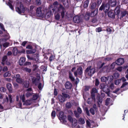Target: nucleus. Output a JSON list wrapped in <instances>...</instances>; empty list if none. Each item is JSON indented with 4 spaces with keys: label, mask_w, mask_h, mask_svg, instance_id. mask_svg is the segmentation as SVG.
<instances>
[{
    "label": "nucleus",
    "mask_w": 128,
    "mask_h": 128,
    "mask_svg": "<svg viewBox=\"0 0 128 128\" xmlns=\"http://www.w3.org/2000/svg\"><path fill=\"white\" fill-rule=\"evenodd\" d=\"M110 6L114 7L116 6V0H110L108 2Z\"/></svg>",
    "instance_id": "11"
},
{
    "label": "nucleus",
    "mask_w": 128,
    "mask_h": 128,
    "mask_svg": "<svg viewBox=\"0 0 128 128\" xmlns=\"http://www.w3.org/2000/svg\"><path fill=\"white\" fill-rule=\"evenodd\" d=\"M89 2V0H86L85 1L84 5V8H86L88 6Z\"/></svg>",
    "instance_id": "33"
},
{
    "label": "nucleus",
    "mask_w": 128,
    "mask_h": 128,
    "mask_svg": "<svg viewBox=\"0 0 128 128\" xmlns=\"http://www.w3.org/2000/svg\"><path fill=\"white\" fill-rule=\"evenodd\" d=\"M58 99L62 103L64 102V96L61 95H60L58 96Z\"/></svg>",
    "instance_id": "30"
},
{
    "label": "nucleus",
    "mask_w": 128,
    "mask_h": 128,
    "mask_svg": "<svg viewBox=\"0 0 128 128\" xmlns=\"http://www.w3.org/2000/svg\"><path fill=\"white\" fill-rule=\"evenodd\" d=\"M16 48H14L12 50V52L14 55L16 54H17L19 53V52Z\"/></svg>",
    "instance_id": "27"
},
{
    "label": "nucleus",
    "mask_w": 128,
    "mask_h": 128,
    "mask_svg": "<svg viewBox=\"0 0 128 128\" xmlns=\"http://www.w3.org/2000/svg\"><path fill=\"white\" fill-rule=\"evenodd\" d=\"M90 16V13L89 12H86L83 15L84 18L86 20H88Z\"/></svg>",
    "instance_id": "16"
},
{
    "label": "nucleus",
    "mask_w": 128,
    "mask_h": 128,
    "mask_svg": "<svg viewBox=\"0 0 128 128\" xmlns=\"http://www.w3.org/2000/svg\"><path fill=\"white\" fill-rule=\"evenodd\" d=\"M114 10L115 14L116 15H118L120 12V8H115Z\"/></svg>",
    "instance_id": "37"
},
{
    "label": "nucleus",
    "mask_w": 128,
    "mask_h": 128,
    "mask_svg": "<svg viewBox=\"0 0 128 128\" xmlns=\"http://www.w3.org/2000/svg\"><path fill=\"white\" fill-rule=\"evenodd\" d=\"M100 88L102 89L103 91L107 94L108 96L113 97L112 95L110 93V90L108 85L102 83L100 84Z\"/></svg>",
    "instance_id": "1"
},
{
    "label": "nucleus",
    "mask_w": 128,
    "mask_h": 128,
    "mask_svg": "<svg viewBox=\"0 0 128 128\" xmlns=\"http://www.w3.org/2000/svg\"><path fill=\"white\" fill-rule=\"evenodd\" d=\"M128 83L126 82H124L122 84V85L121 86L120 88H126V90L128 89Z\"/></svg>",
    "instance_id": "26"
},
{
    "label": "nucleus",
    "mask_w": 128,
    "mask_h": 128,
    "mask_svg": "<svg viewBox=\"0 0 128 128\" xmlns=\"http://www.w3.org/2000/svg\"><path fill=\"white\" fill-rule=\"evenodd\" d=\"M68 120L72 123V124L74 126H76L77 125V120L74 118H72L71 116H68Z\"/></svg>",
    "instance_id": "5"
},
{
    "label": "nucleus",
    "mask_w": 128,
    "mask_h": 128,
    "mask_svg": "<svg viewBox=\"0 0 128 128\" xmlns=\"http://www.w3.org/2000/svg\"><path fill=\"white\" fill-rule=\"evenodd\" d=\"M38 96L37 94H35L33 96V99L34 100H36L38 98Z\"/></svg>",
    "instance_id": "52"
},
{
    "label": "nucleus",
    "mask_w": 128,
    "mask_h": 128,
    "mask_svg": "<svg viewBox=\"0 0 128 128\" xmlns=\"http://www.w3.org/2000/svg\"><path fill=\"white\" fill-rule=\"evenodd\" d=\"M98 7L96 3L94 2L91 5L90 8H97Z\"/></svg>",
    "instance_id": "36"
},
{
    "label": "nucleus",
    "mask_w": 128,
    "mask_h": 128,
    "mask_svg": "<svg viewBox=\"0 0 128 128\" xmlns=\"http://www.w3.org/2000/svg\"><path fill=\"white\" fill-rule=\"evenodd\" d=\"M82 73V68L80 67L78 69L77 71L74 72V75L76 76L78 74L81 75Z\"/></svg>",
    "instance_id": "12"
},
{
    "label": "nucleus",
    "mask_w": 128,
    "mask_h": 128,
    "mask_svg": "<svg viewBox=\"0 0 128 128\" xmlns=\"http://www.w3.org/2000/svg\"><path fill=\"white\" fill-rule=\"evenodd\" d=\"M32 83L34 84H35L36 85L37 84V82L38 81L35 78L33 77L32 79Z\"/></svg>",
    "instance_id": "39"
},
{
    "label": "nucleus",
    "mask_w": 128,
    "mask_h": 128,
    "mask_svg": "<svg viewBox=\"0 0 128 128\" xmlns=\"http://www.w3.org/2000/svg\"><path fill=\"white\" fill-rule=\"evenodd\" d=\"M12 78H15L16 82L19 83L21 84L22 82V80L20 78V76L19 74L14 75Z\"/></svg>",
    "instance_id": "6"
},
{
    "label": "nucleus",
    "mask_w": 128,
    "mask_h": 128,
    "mask_svg": "<svg viewBox=\"0 0 128 128\" xmlns=\"http://www.w3.org/2000/svg\"><path fill=\"white\" fill-rule=\"evenodd\" d=\"M95 72V68L90 66L87 68L85 72V74L86 75L91 76Z\"/></svg>",
    "instance_id": "2"
},
{
    "label": "nucleus",
    "mask_w": 128,
    "mask_h": 128,
    "mask_svg": "<svg viewBox=\"0 0 128 128\" xmlns=\"http://www.w3.org/2000/svg\"><path fill=\"white\" fill-rule=\"evenodd\" d=\"M23 70H24L25 71H26L27 72H28L29 73L31 71V70L30 69L28 68H23Z\"/></svg>",
    "instance_id": "49"
},
{
    "label": "nucleus",
    "mask_w": 128,
    "mask_h": 128,
    "mask_svg": "<svg viewBox=\"0 0 128 128\" xmlns=\"http://www.w3.org/2000/svg\"><path fill=\"white\" fill-rule=\"evenodd\" d=\"M110 87L111 89L113 90L114 87V84L113 83H111L110 85Z\"/></svg>",
    "instance_id": "63"
},
{
    "label": "nucleus",
    "mask_w": 128,
    "mask_h": 128,
    "mask_svg": "<svg viewBox=\"0 0 128 128\" xmlns=\"http://www.w3.org/2000/svg\"><path fill=\"white\" fill-rule=\"evenodd\" d=\"M74 15L73 12L71 13H67L66 14V17L68 18H72Z\"/></svg>",
    "instance_id": "24"
},
{
    "label": "nucleus",
    "mask_w": 128,
    "mask_h": 128,
    "mask_svg": "<svg viewBox=\"0 0 128 128\" xmlns=\"http://www.w3.org/2000/svg\"><path fill=\"white\" fill-rule=\"evenodd\" d=\"M69 77L72 81H74V78L73 77L72 74L70 72L69 73Z\"/></svg>",
    "instance_id": "45"
},
{
    "label": "nucleus",
    "mask_w": 128,
    "mask_h": 128,
    "mask_svg": "<svg viewBox=\"0 0 128 128\" xmlns=\"http://www.w3.org/2000/svg\"><path fill=\"white\" fill-rule=\"evenodd\" d=\"M36 4L38 5H40L41 4L40 0H36Z\"/></svg>",
    "instance_id": "54"
},
{
    "label": "nucleus",
    "mask_w": 128,
    "mask_h": 128,
    "mask_svg": "<svg viewBox=\"0 0 128 128\" xmlns=\"http://www.w3.org/2000/svg\"><path fill=\"white\" fill-rule=\"evenodd\" d=\"M6 87L9 91L12 92V87L11 84H7Z\"/></svg>",
    "instance_id": "21"
},
{
    "label": "nucleus",
    "mask_w": 128,
    "mask_h": 128,
    "mask_svg": "<svg viewBox=\"0 0 128 128\" xmlns=\"http://www.w3.org/2000/svg\"><path fill=\"white\" fill-rule=\"evenodd\" d=\"M12 1L10 0H9V1L7 2H6L7 5H8L10 8H13V7L12 5Z\"/></svg>",
    "instance_id": "38"
},
{
    "label": "nucleus",
    "mask_w": 128,
    "mask_h": 128,
    "mask_svg": "<svg viewBox=\"0 0 128 128\" xmlns=\"http://www.w3.org/2000/svg\"><path fill=\"white\" fill-rule=\"evenodd\" d=\"M110 6L109 4L103 2L100 8H109Z\"/></svg>",
    "instance_id": "18"
},
{
    "label": "nucleus",
    "mask_w": 128,
    "mask_h": 128,
    "mask_svg": "<svg viewBox=\"0 0 128 128\" xmlns=\"http://www.w3.org/2000/svg\"><path fill=\"white\" fill-rule=\"evenodd\" d=\"M104 64V63H102L100 62H98V64L97 68H102Z\"/></svg>",
    "instance_id": "32"
},
{
    "label": "nucleus",
    "mask_w": 128,
    "mask_h": 128,
    "mask_svg": "<svg viewBox=\"0 0 128 128\" xmlns=\"http://www.w3.org/2000/svg\"><path fill=\"white\" fill-rule=\"evenodd\" d=\"M36 52L35 49H32L26 50V53L27 54H32L35 53Z\"/></svg>",
    "instance_id": "25"
},
{
    "label": "nucleus",
    "mask_w": 128,
    "mask_h": 128,
    "mask_svg": "<svg viewBox=\"0 0 128 128\" xmlns=\"http://www.w3.org/2000/svg\"><path fill=\"white\" fill-rule=\"evenodd\" d=\"M97 98L98 100V102L97 104L98 106L99 107H102V106L101 104L102 102V98L100 96V95L98 94V95Z\"/></svg>",
    "instance_id": "7"
},
{
    "label": "nucleus",
    "mask_w": 128,
    "mask_h": 128,
    "mask_svg": "<svg viewBox=\"0 0 128 128\" xmlns=\"http://www.w3.org/2000/svg\"><path fill=\"white\" fill-rule=\"evenodd\" d=\"M26 60V58L24 57H21L19 61V64L20 65H22L23 64L24 62Z\"/></svg>",
    "instance_id": "20"
},
{
    "label": "nucleus",
    "mask_w": 128,
    "mask_h": 128,
    "mask_svg": "<svg viewBox=\"0 0 128 128\" xmlns=\"http://www.w3.org/2000/svg\"><path fill=\"white\" fill-rule=\"evenodd\" d=\"M6 90V88L4 87H1L0 88V91L1 92H4Z\"/></svg>",
    "instance_id": "57"
},
{
    "label": "nucleus",
    "mask_w": 128,
    "mask_h": 128,
    "mask_svg": "<svg viewBox=\"0 0 128 128\" xmlns=\"http://www.w3.org/2000/svg\"><path fill=\"white\" fill-rule=\"evenodd\" d=\"M46 12L45 14H46V16H47L48 18H49L51 16V12L48 9V8L47 9Z\"/></svg>",
    "instance_id": "29"
},
{
    "label": "nucleus",
    "mask_w": 128,
    "mask_h": 128,
    "mask_svg": "<svg viewBox=\"0 0 128 128\" xmlns=\"http://www.w3.org/2000/svg\"><path fill=\"white\" fill-rule=\"evenodd\" d=\"M110 98H107L106 100V106L110 105Z\"/></svg>",
    "instance_id": "42"
},
{
    "label": "nucleus",
    "mask_w": 128,
    "mask_h": 128,
    "mask_svg": "<svg viewBox=\"0 0 128 128\" xmlns=\"http://www.w3.org/2000/svg\"><path fill=\"white\" fill-rule=\"evenodd\" d=\"M95 100H94L92 99V98L91 97V98H88V100H87V102L89 104H90L92 103V101H93L94 102Z\"/></svg>",
    "instance_id": "41"
},
{
    "label": "nucleus",
    "mask_w": 128,
    "mask_h": 128,
    "mask_svg": "<svg viewBox=\"0 0 128 128\" xmlns=\"http://www.w3.org/2000/svg\"><path fill=\"white\" fill-rule=\"evenodd\" d=\"M107 81H108V83L109 82H112L114 78L113 76H110L107 77Z\"/></svg>",
    "instance_id": "28"
},
{
    "label": "nucleus",
    "mask_w": 128,
    "mask_h": 128,
    "mask_svg": "<svg viewBox=\"0 0 128 128\" xmlns=\"http://www.w3.org/2000/svg\"><path fill=\"white\" fill-rule=\"evenodd\" d=\"M100 79L101 81L102 82H106L107 81V77L102 76L101 78Z\"/></svg>",
    "instance_id": "34"
},
{
    "label": "nucleus",
    "mask_w": 128,
    "mask_h": 128,
    "mask_svg": "<svg viewBox=\"0 0 128 128\" xmlns=\"http://www.w3.org/2000/svg\"><path fill=\"white\" fill-rule=\"evenodd\" d=\"M16 10L19 14L23 13L24 12V8H16Z\"/></svg>",
    "instance_id": "22"
},
{
    "label": "nucleus",
    "mask_w": 128,
    "mask_h": 128,
    "mask_svg": "<svg viewBox=\"0 0 128 128\" xmlns=\"http://www.w3.org/2000/svg\"><path fill=\"white\" fill-rule=\"evenodd\" d=\"M22 104L20 102H19L17 104L16 107L18 108H21Z\"/></svg>",
    "instance_id": "53"
},
{
    "label": "nucleus",
    "mask_w": 128,
    "mask_h": 128,
    "mask_svg": "<svg viewBox=\"0 0 128 128\" xmlns=\"http://www.w3.org/2000/svg\"><path fill=\"white\" fill-rule=\"evenodd\" d=\"M24 86L26 88H28L29 86V82L28 81H26L24 83Z\"/></svg>",
    "instance_id": "43"
},
{
    "label": "nucleus",
    "mask_w": 128,
    "mask_h": 128,
    "mask_svg": "<svg viewBox=\"0 0 128 128\" xmlns=\"http://www.w3.org/2000/svg\"><path fill=\"white\" fill-rule=\"evenodd\" d=\"M94 8H92V10L91 11V13L90 14V16L92 17H93L94 16L96 15L98 13V10L97 8L95 10L94 9Z\"/></svg>",
    "instance_id": "15"
},
{
    "label": "nucleus",
    "mask_w": 128,
    "mask_h": 128,
    "mask_svg": "<svg viewBox=\"0 0 128 128\" xmlns=\"http://www.w3.org/2000/svg\"><path fill=\"white\" fill-rule=\"evenodd\" d=\"M52 8H62V6L60 4L58 3L57 1L55 2L50 7Z\"/></svg>",
    "instance_id": "9"
},
{
    "label": "nucleus",
    "mask_w": 128,
    "mask_h": 128,
    "mask_svg": "<svg viewBox=\"0 0 128 128\" xmlns=\"http://www.w3.org/2000/svg\"><path fill=\"white\" fill-rule=\"evenodd\" d=\"M78 121L79 123L81 124H84L85 123L84 120L82 118H79Z\"/></svg>",
    "instance_id": "35"
},
{
    "label": "nucleus",
    "mask_w": 128,
    "mask_h": 128,
    "mask_svg": "<svg viewBox=\"0 0 128 128\" xmlns=\"http://www.w3.org/2000/svg\"><path fill=\"white\" fill-rule=\"evenodd\" d=\"M115 78H118L119 76V74L118 73H115L114 75Z\"/></svg>",
    "instance_id": "60"
},
{
    "label": "nucleus",
    "mask_w": 128,
    "mask_h": 128,
    "mask_svg": "<svg viewBox=\"0 0 128 128\" xmlns=\"http://www.w3.org/2000/svg\"><path fill=\"white\" fill-rule=\"evenodd\" d=\"M97 90L95 88H93L91 92V97L94 100H95V96L94 93L98 92Z\"/></svg>",
    "instance_id": "10"
},
{
    "label": "nucleus",
    "mask_w": 128,
    "mask_h": 128,
    "mask_svg": "<svg viewBox=\"0 0 128 128\" xmlns=\"http://www.w3.org/2000/svg\"><path fill=\"white\" fill-rule=\"evenodd\" d=\"M66 106L68 108H70L71 107V104L70 102L67 103L66 105Z\"/></svg>",
    "instance_id": "58"
},
{
    "label": "nucleus",
    "mask_w": 128,
    "mask_h": 128,
    "mask_svg": "<svg viewBox=\"0 0 128 128\" xmlns=\"http://www.w3.org/2000/svg\"><path fill=\"white\" fill-rule=\"evenodd\" d=\"M87 125L88 126L90 127V123L93 122V121L89 119L86 120Z\"/></svg>",
    "instance_id": "31"
},
{
    "label": "nucleus",
    "mask_w": 128,
    "mask_h": 128,
    "mask_svg": "<svg viewBox=\"0 0 128 128\" xmlns=\"http://www.w3.org/2000/svg\"><path fill=\"white\" fill-rule=\"evenodd\" d=\"M46 8H37L36 10V15L38 16H42L46 12Z\"/></svg>",
    "instance_id": "4"
},
{
    "label": "nucleus",
    "mask_w": 128,
    "mask_h": 128,
    "mask_svg": "<svg viewBox=\"0 0 128 128\" xmlns=\"http://www.w3.org/2000/svg\"><path fill=\"white\" fill-rule=\"evenodd\" d=\"M121 82V80L119 79L116 80L114 82V84L116 85H118Z\"/></svg>",
    "instance_id": "46"
},
{
    "label": "nucleus",
    "mask_w": 128,
    "mask_h": 128,
    "mask_svg": "<svg viewBox=\"0 0 128 128\" xmlns=\"http://www.w3.org/2000/svg\"><path fill=\"white\" fill-rule=\"evenodd\" d=\"M58 118L61 122L64 124V113L63 112H60L58 117Z\"/></svg>",
    "instance_id": "8"
},
{
    "label": "nucleus",
    "mask_w": 128,
    "mask_h": 128,
    "mask_svg": "<svg viewBox=\"0 0 128 128\" xmlns=\"http://www.w3.org/2000/svg\"><path fill=\"white\" fill-rule=\"evenodd\" d=\"M104 10L105 13L107 12L108 16L111 18H114L115 16L114 11V10L111 9L110 10V8H104Z\"/></svg>",
    "instance_id": "3"
},
{
    "label": "nucleus",
    "mask_w": 128,
    "mask_h": 128,
    "mask_svg": "<svg viewBox=\"0 0 128 128\" xmlns=\"http://www.w3.org/2000/svg\"><path fill=\"white\" fill-rule=\"evenodd\" d=\"M102 2V0H98L97 1V4H96L99 7V6L101 4Z\"/></svg>",
    "instance_id": "56"
},
{
    "label": "nucleus",
    "mask_w": 128,
    "mask_h": 128,
    "mask_svg": "<svg viewBox=\"0 0 128 128\" xmlns=\"http://www.w3.org/2000/svg\"><path fill=\"white\" fill-rule=\"evenodd\" d=\"M31 90L32 89L31 88H29L27 89V92L26 94V96L27 97H30L32 95V92H30V91H31Z\"/></svg>",
    "instance_id": "19"
},
{
    "label": "nucleus",
    "mask_w": 128,
    "mask_h": 128,
    "mask_svg": "<svg viewBox=\"0 0 128 128\" xmlns=\"http://www.w3.org/2000/svg\"><path fill=\"white\" fill-rule=\"evenodd\" d=\"M90 113L94 115V111L93 108H91L90 110Z\"/></svg>",
    "instance_id": "62"
},
{
    "label": "nucleus",
    "mask_w": 128,
    "mask_h": 128,
    "mask_svg": "<svg viewBox=\"0 0 128 128\" xmlns=\"http://www.w3.org/2000/svg\"><path fill=\"white\" fill-rule=\"evenodd\" d=\"M102 28H101L99 27L96 29V32H99L102 31Z\"/></svg>",
    "instance_id": "64"
},
{
    "label": "nucleus",
    "mask_w": 128,
    "mask_h": 128,
    "mask_svg": "<svg viewBox=\"0 0 128 128\" xmlns=\"http://www.w3.org/2000/svg\"><path fill=\"white\" fill-rule=\"evenodd\" d=\"M8 97L7 96H6V97L5 98H4L3 99V103H7L8 101Z\"/></svg>",
    "instance_id": "44"
},
{
    "label": "nucleus",
    "mask_w": 128,
    "mask_h": 128,
    "mask_svg": "<svg viewBox=\"0 0 128 128\" xmlns=\"http://www.w3.org/2000/svg\"><path fill=\"white\" fill-rule=\"evenodd\" d=\"M9 43L8 42H6L4 43L3 44L4 47L5 48L7 47L9 45Z\"/></svg>",
    "instance_id": "50"
},
{
    "label": "nucleus",
    "mask_w": 128,
    "mask_h": 128,
    "mask_svg": "<svg viewBox=\"0 0 128 128\" xmlns=\"http://www.w3.org/2000/svg\"><path fill=\"white\" fill-rule=\"evenodd\" d=\"M116 63H113L110 66V68H114V67L116 65Z\"/></svg>",
    "instance_id": "51"
},
{
    "label": "nucleus",
    "mask_w": 128,
    "mask_h": 128,
    "mask_svg": "<svg viewBox=\"0 0 128 128\" xmlns=\"http://www.w3.org/2000/svg\"><path fill=\"white\" fill-rule=\"evenodd\" d=\"M10 75L11 73L9 72H8L5 73L4 74L3 76L4 77H6L7 76H10Z\"/></svg>",
    "instance_id": "40"
},
{
    "label": "nucleus",
    "mask_w": 128,
    "mask_h": 128,
    "mask_svg": "<svg viewBox=\"0 0 128 128\" xmlns=\"http://www.w3.org/2000/svg\"><path fill=\"white\" fill-rule=\"evenodd\" d=\"M51 116L52 118H54L56 116V112L54 111H53L51 114Z\"/></svg>",
    "instance_id": "48"
},
{
    "label": "nucleus",
    "mask_w": 128,
    "mask_h": 128,
    "mask_svg": "<svg viewBox=\"0 0 128 128\" xmlns=\"http://www.w3.org/2000/svg\"><path fill=\"white\" fill-rule=\"evenodd\" d=\"M66 88L68 89H70L72 87V84L70 82H67L66 84H64Z\"/></svg>",
    "instance_id": "17"
},
{
    "label": "nucleus",
    "mask_w": 128,
    "mask_h": 128,
    "mask_svg": "<svg viewBox=\"0 0 128 128\" xmlns=\"http://www.w3.org/2000/svg\"><path fill=\"white\" fill-rule=\"evenodd\" d=\"M81 21V19L80 17L78 16H74L73 18V22L76 23H79Z\"/></svg>",
    "instance_id": "14"
},
{
    "label": "nucleus",
    "mask_w": 128,
    "mask_h": 128,
    "mask_svg": "<svg viewBox=\"0 0 128 128\" xmlns=\"http://www.w3.org/2000/svg\"><path fill=\"white\" fill-rule=\"evenodd\" d=\"M123 69V68L122 66H119L117 68L116 70L119 72H121Z\"/></svg>",
    "instance_id": "55"
},
{
    "label": "nucleus",
    "mask_w": 128,
    "mask_h": 128,
    "mask_svg": "<svg viewBox=\"0 0 128 128\" xmlns=\"http://www.w3.org/2000/svg\"><path fill=\"white\" fill-rule=\"evenodd\" d=\"M124 59L123 58H120L118 59L116 62V63L118 65H122L124 62Z\"/></svg>",
    "instance_id": "13"
},
{
    "label": "nucleus",
    "mask_w": 128,
    "mask_h": 128,
    "mask_svg": "<svg viewBox=\"0 0 128 128\" xmlns=\"http://www.w3.org/2000/svg\"><path fill=\"white\" fill-rule=\"evenodd\" d=\"M33 102V100H27L24 102V104H25L27 105H29L31 104Z\"/></svg>",
    "instance_id": "23"
},
{
    "label": "nucleus",
    "mask_w": 128,
    "mask_h": 128,
    "mask_svg": "<svg viewBox=\"0 0 128 128\" xmlns=\"http://www.w3.org/2000/svg\"><path fill=\"white\" fill-rule=\"evenodd\" d=\"M7 58V56H4L2 60V63L3 64H4V63L3 62H6Z\"/></svg>",
    "instance_id": "47"
},
{
    "label": "nucleus",
    "mask_w": 128,
    "mask_h": 128,
    "mask_svg": "<svg viewBox=\"0 0 128 128\" xmlns=\"http://www.w3.org/2000/svg\"><path fill=\"white\" fill-rule=\"evenodd\" d=\"M20 98L22 100L23 102H24L25 100V97L24 95L21 96H20Z\"/></svg>",
    "instance_id": "61"
},
{
    "label": "nucleus",
    "mask_w": 128,
    "mask_h": 128,
    "mask_svg": "<svg viewBox=\"0 0 128 128\" xmlns=\"http://www.w3.org/2000/svg\"><path fill=\"white\" fill-rule=\"evenodd\" d=\"M77 110L79 114H81L82 113V111L81 108L80 107H78V108Z\"/></svg>",
    "instance_id": "59"
}]
</instances>
